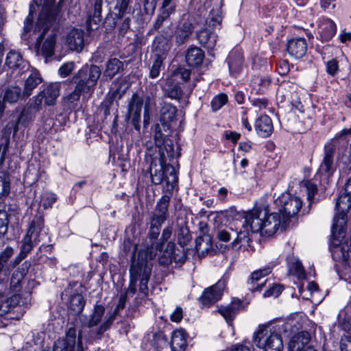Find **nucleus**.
Instances as JSON below:
<instances>
[{
	"mask_svg": "<svg viewBox=\"0 0 351 351\" xmlns=\"http://www.w3.org/2000/svg\"><path fill=\"white\" fill-rule=\"evenodd\" d=\"M44 228V219L41 215H36L32 220L25 236L34 239L37 244L40 232Z\"/></svg>",
	"mask_w": 351,
	"mask_h": 351,
	"instance_id": "nucleus-32",
	"label": "nucleus"
},
{
	"mask_svg": "<svg viewBox=\"0 0 351 351\" xmlns=\"http://www.w3.org/2000/svg\"><path fill=\"white\" fill-rule=\"evenodd\" d=\"M227 280L222 278L216 284L206 288L199 298L200 302L204 306H210L221 299L226 287Z\"/></svg>",
	"mask_w": 351,
	"mask_h": 351,
	"instance_id": "nucleus-11",
	"label": "nucleus"
},
{
	"mask_svg": "<svg viewBox=\"0 0 351 351\" xmlns=\"http://www.w3.org/2000/svg\"><path fill=\"white\" fill-rule=\"evenodd\" d=\"M263 210L255 208L247 213L245 215V225L250 228L252 232H260L263 234Z\"/></svg>",
	"mask_w": 351,
	"mask_h": 351,
	"instance_id": "nucleus-16",
	"label": "nucleus"
},
{
	"mask_svg": "<svg viewBox=\"0 0 351 351\" xmlns=\"http://www.w3.org/2000/svg\"><path fill=\"white\" fill-rule=\"evenodd\" d=\"M167 219V217L156 213H153L150 219L149 223L151 226H156L161 228L162 225Z\"/></svg>",
	"mask_w": 351,
	"mask_h": 351,
	"instance_id": "nucleus-60",
	"label": "nucleus"
},
{
	"mask_svg": "<svg viewBox=\"0 0 351 351\" xmlns=\"http://www.w3.org/2000/svg\"><path fill=\"white\" fill-rule=\"evenodd\" d=\"M286 327L287 324L280 322L261 325L254 333L253 341L264 351H282L281 333L285 331Z\"/></svg>",
	"mask_w": 351,
	"mask_h": 351,
	"instance_id": "nucleus-2",
	"label": "nucleus"
},
{
	"mask_svg": "<svg viewBox=\"0 0 351 351\" xmlns=\"http://www.w3.org/2000/svg\"><path fill=\"white\" fill-rule=\"evenodd\" d=\"M105 307L101 304H97L94 307L93 312L87 322L88 328H93L97 326L101 321L105 313Z\"/></svg>",
	"mask_w": 351,
	"mask_h": 351,
	"instance_id": "nucleus-42",
	"label": "nucleus"
},
{
	"mask_svg": "<svg viewBox=\"0 0 351 351\" xmlns=\"http://www.w3.org/2000/svg\"><path fill=\"white\" fill-rule=\"evenodd\" d=\"M197 38L204 47L208 49H213L217 43V36L210 29H204L197 34Z\"/></svg>",
	"mask_w": 351,
	"mask_h": 351,
	"instance_id": "nucleus-31",
	"label": "nucleus"
},
{
	"mask_svg": "<svg viewBox=\"0 0 351 351\" xmlns=\"http://www.w3.org/2000/svg\"><path fill=\"white\" fill-rule=\"evenodd\" d=\"M170 202V197L163 195L157 202L154 210V213L168 217V207Z\"/></svg>",
	"mask_w": 351,
	"mask_h": 351,
	"instance_id": "nucleus-45",
	"label": "nucleus"
},
{
	"mask_svg": "<svg viewBox=\"0 0 351 351\" xmlns=\"http://www.w3.org/2000/svg\"><path fill=\"white\" fill-rule=\"evenodd\" d=\"M287 221L278 213H273L267 215V210H263V227L262 236H272L280 228H284L283 225Z\"/></svg>",
	"mask_w": 351,
	"mask_h": 351,
	"instance_id": "nucleus-9",
	"label": "nucleus"
},
{
	"mask_svg": "<svg viewBox=\"0 0 351 351\" xmlns=\"http://www.w3.org/2000/svg\"><path fill=\"white\" fill-rule=\"evenodd\" d=\"M243 230H240L239 232H237L236 231H234L232 230V233L237 235L236 239L234 240L232 245H236L237 244L241 243L243 241H247V237L249 234V230L248 228L243 224Z\"/></svg>",
	"mask_w": 351,
	"mask_h": 351,
	"instance_id": "nucleus-56",
	"label": "nucleus"
},
{
	"mask_svg": "<svg viewBox=\"0 0 351 351\" xmlns=\"http://www.w3.org/2000/svg\"><path fill=\"white\" fill-rule=\"evenodd\" d=\"M221 21L222 16L219 11L212 12L208 24L213 29H220Z\"/></svg>",
	"mask_w": 351,
	"mask_h": 351,
	"instance_id": "nucleus-52",
	"label": "nucleus"
},
{
	"mask_svg": "<svg viewBox=\"0 0 351 351\" xmlns=\"http://www.w3.org/2000/svg\"><path fill=\"white\" fill-rule=\"evenodd\" d=\"M130 3V0H120L116 6V8L118 9V16L119 18H122L125 13L126 12L128 5Z\"/></svg>",
	"mask_w": 351,
	"mask_h": 351,
	"instance_id": "nucleus-63",
	"label": "nucleus"
},
{
	"mask_svg": "<svg viewBox=\"0 0 351 351\" xmlns=\"http://www.w3.org/2000/svg\"><path fill=\"white\" fill-rule=\"evenodd\" d=\"M42 81L43 79L40 73L35 69L31 70L29 76L25 81L23 95L25 97L30 96L33 90H34L42 82Z\"/></svg>",
	"mask_w": 351,
	"mask_h": 351,
	"instance_id": "nucleus-28",
	"label": "nucleus"
},
{
	"mask_svg": "<svg viewBox=\"0 0 351 351\" xmlns=\"http://www.w3.org/2000/svg\"><path fill=\"white\" fill-rule=\"evenodd\" d=\"M34 239L29 237V236H25L23 239V244L20 251V260L24 259L27 255L31 252L34 247Z\"/></svg>",
	"mask_w": 351,
	"mask_h": 351,
	"instance_id": "nucleus-48",
	"label": "nucleus"
},
{
	"mask_svg": "<svg viewBox=\"0 0 351 351\" xmlns=\"http://www.w3.org/2000/svg\"><path fill=\"white\" fill-rule=\"evenodd\" d=\"M81 95L85 97L87 93L75 85L74 90L63 97L64 105L69 109H74L77 106V103L80 100Z\"/></svg>",
	"mask_w": 351,
	"mask_h": 351,
	"instance_id": "nucleus-38",
	"label": "nucleus"
},
{
	"mask_svg": "<svg viewBox=\"0 0 351 351\" xmlns=\"http://www.w3.org/2000/svg\"><path fill=\"white\" fill-rule=\"evenodd\" d=\"M337 32L335 23L329 18H322L317 23L319 38L322 41L328 42L332 39Z\"/></svg>",
	"mask_w": 351,
	"mask_h": 351,
	"instance_id": "nucleus-19",
	"label": "nucleus"
},
{
	"mask_svg": "<svg viewBox=\"0 0 351 351\" xmlns=\"http://www.w3.org/2000/svg\"><path fill=\"white\" fill-rule=\"evenodd\" d=\"M85 300L81 294H74L69 300V310L73 315L81 313L84 308Z\"/></svg>",
	"mask_w": 351,
	"mask_h": 351,
	"instance_id": "nucleus-40",
	"label": "nucleus"
},
{
	"mask_svg": "<svg viewBox=\"0 0 351 351\" xmlns=\"http://www.w3.org/2000/svg\"><path fill=\"white\" fill-rule=\"evenodd\" d=\"M82 339L81 332L77 334L76 328L71 326L67 329L64 339L55 341L51 351H84Z\"/></svg>",
	"mask_w": 351,
	"mask_h": 351,
	"instance_id": "nucleus-5",
	"label": "nucleus"
},
{
	"mask_svg": "<svg viewBox=\"0 0 351 351\" xmlns=\"http://www.w3.org/2000/svg\"><path fill=\"white\" fill-rule=\"evenodd\" d=\"M205 57L204 51L199 47L191 45L185 53V61L189 66L200 65Z\"/></svg>",
	"mask_w": 351,
	"mask_h": 351,
	"instance_id": "nucleus-26",
	"label": "nucleus"
},
{
	"mask_svg": "<svg viewBox=\"0 0 351 351\" xmlns=\"http://www.w3.org/2000/svg\"><path fill=\"white\" fill-rule=\"evenodd\" d=\"M195 27L194 19L188 16L187 19L180 25L176 32L175 42L176 45L180 46L185 43L192 34Z\"/></svg>",
	"mask_w": 351,
	"mask_h": 351,
	"instance_id": "nucleus-17",
	"label": "nucleus"
},
{
	"mask_svg": "<svg viewBox=\"0 0 351 351\" xmlns=\"http://www.w3.org/2000/svg\"><path fill=\"white\" fill-rule=\"evenodd\" d=\"M131 268H134L137 270L138 274L136 275V282L140 280L139 291L144 293L147 294L148 287L147 282L149 280L151 268L143 262L140 263L134 261L131 264Z\"/></svg>",
	"mask_w": 351,
	"mask_h": 351,
	"instance_id": "nucleus-15",
	"label": "nucleus"
},
{
	"mask_svg": "<svg viewBox=\"0 0 351 351\" xmlns=\"http://www.w3.org/2000/svg\"><path fill=\"white\" fill-rule=\"evenodd\" d=\"M219 311L228 322H232L237 313L232 305L221 307L219 308Z\"/></svg>",
	"mask_w": 351,
	"mask_h": 351,
	"instance_id": "nucleus-53",
	"label": "nucleus"
},
{
	"mask_svg": "<svg viewBox=\"0 0 351 351\" xmlns=\"http://www.w3.org/2000/svg\"><path fill=\"white\" fill-rule=\"evenodd\" d=\"M255 128L257 133L263 137L269 136L274 130L271 119L267 115L258 118L256 121Z\"/></svg>",
	"mask_w": 351,
	"mask_h": 351,
	"instance_id": "nucleus-33",
	"label": "nucleus"
},
{
	"mask_svg": "<svg viewBox=\"0 0 351 351\" xmlns=\"http://www.w3.org/2000/svg\"><path fill=\"white\" fill-rule=\"evenodd\" d=\"M56 200L57 197L56 194L49 191H46L41 195L40 204L45 209H47L51 208Z\"/></svg>",
	"mask_w": 351,
	"mask_h": 351,
	"instance_id": "nucleus-47",
	"label": "nucleus"
},
{
	"mask_svg": "<svg viewBox=\"0 0 351 351\" xmlns=\"http://www.w3.org/2000/svg\"><path fill=\"white\" fill-rule=\"evenodd\" d=\"M176 8L177 4L175 0H162L153 28L158 30L165 22L170 21L171 16L176 13Z\"/></svg>",
	"mask_w": 351,
	"mask_h": 351,
	"instance_id": "nucleus-12",
	"label": "nucleus"
},
{
	"mask_svg": "<svg viewBox=\"0 0 351 351\" xmlns=\"http://www.w3.org/2000/svg\"><path fill=\"white\" fill-rule=\"evenodd\" d=\"M195 248L198 253L204 255L212 248L211 238L208 234L198 237L195 239Z\"/></svg>",
	"mask_w": 351,
	"mask_h": 351,
	"instance_id": "nucleus-41",
	"label": "nucleus"
},
{
	"mask_svg": "<svg viewBox=\"0 0 351 351\" xmlns=\"http://www.w3.org/2000/svg\"><path fill=\"white\" fill-rule=\"evenodd\" d=\"M114 319L115 313H110L97 328L90 330V338L91 339H100L103 334L110 328Z\"/></svg>",
	"mask_w": 351,
	"mask_h": 351,
	"instance_id": "nucleus-34",
	"label": "nucleus"
},
{
	"mask_svg": "<svg viewBox=\"0 0 351 351\" xmlns=\"http://www.w3.org/2000/svg\"><path fill=\"white\" fill-rule=\"evenodd\" d=\"M150 176L152 182L154 184H160L165 181L167 191H172L178 182L175 168L172 165L165 164L163 156H161L159 165L152 162Z\"/></svg>",
	"mask_w": 351,
	"mask_h": 351,
	"instance_id": "nucleus-4",
	"label": "nucleus"
},
{
	"mask_svg": "<svg viewBox=\"0 0 351 351\" xmlns=\"http://www.w3.org/2000/svg\"><path fill=\"white\" fill-rule=\"evenodd\" d=\"M0 175V199L9 195L10 192V178L9 173L2 171Z\"/></svg>",
	"mask_w": 351,
	"mask_h": 351,
	"instance_id": "nucleus-44",
	"label": "nucleus"
},
{
	"mask_svg": "<svg viewBox=\"0 0 351 351\" xmlns=\"http://www.w3.org/2000/svg\"><path fill=\"white\" fill-rule=\"evenodd\" d=\"M243 56L237 49L232 50L228 55L227 62L229 66L230 73L236 77L243 69Z\"/></svg>",
	"mask_w": 351,
	"mask_h": 351,
	"instance_id": "nucleus-24",
	"label": "nucleus"
},
{
	"mask_svg": "<svg viewBox=\"0 0 351 351\" xmlns=\"http://www.w3.org/2000/svg\"><path fill=\"white\" fill-rule=\"evenodd\" d=\"M167 95L172 99L179 100L182 95V88L180 84H174L167 90Z\"/></svg>",
	"mask_w": 351,
	"mask_h": 351,
	"instance_id": "nucleus-54",
	"label": "nucleus"
},
{
	"mask_svg": "<svg viewBox=\"0 0 351 351\" xmlns=\"http://www.w3.org/2000/svg\"><path fill=\"white\" fill-rule=\"evenodd\" d=\"M276 202L281 206L279 209L280 214L287 221L295 215L302 206V202L299 197L291 195L289 193L282 194L276 199Z\"/></svg>",
	"mask_w": 351,
	"mask_h": 351,
	"instance_id": "nucleus-8",
	"label": "nucleus"
},
{
	"mask_svg": "<svg viewBox=\"0 0 351 351\" xmlns=\"http://www.w3.org/2000/svg\"><path fill=\"white\" fill-rule=\"evenodd\" d=\"M270 84V80L267 77L261 76H254L251 80V85L253 89L257 92L262 93Z\"/></svg>",
	"mask_w": 351,
	"mask_h": 351,
	"instance_id": "nucleus-46",
	"label": "nucleus"
},
{
	"mask_svg": "<svg viewBox=\"0 0 351 351\" xmlns=\"http://www.w3.org/2000/svg\"><path fill=\"white\" fill-rule=\"evenodd\" d=\"M21 296L14 294L11 297L0 302V316H4L12 313L20 303Z\"/></svg>",
	"mask_w": 351,
	"mask_h": 351,
	"instance_id": "nucleus-35",
	"label": "nucleus"
},
{
	"mask_svg": "<svg viewBox=\"0 0 351 351\" xmlns=\"http://www.w3.org/2000/svg\"><path fill=\"white\" fill-rule=\"evenodd\" d=\"M102 0H95L94 3V12L89 18V23L97 24L101 18Z\"/></svg>",
	"mask_w": 351,
	"mask_h": 351,
	"instance_id": "nucleus-50",
	"label": "nucleus"
},
{
	"mask_svg": "<svg viewBox=\"0 0 351 351\" xmlns=\"http://www.w3.org/2000/svg\"><path fill=\"white\" fill-rule=\"evenodd\" d=\"M164 260L160 258V262L165 265H167L173 261L175 263H183L186 258L184 250L183 248H176L173 242H169L167 243V250L164 252Z\"/></svg>",
	"mask_w": 351,
	"mask_h": 351,
	"instance_id": "nucleus-18",
	"label": "nucleus"
},
{
	"mask_svg": "<svg viewBox=\"0 0 351 351\" xmlns=\"http://www.w3.org/2000/svg\"><path fill=\"white\" fill-rule=\"evenodd\" d=\"M177 108L172 104L163 102L160 109V121L164 127L169 128V124L176 119Z\"/></svg>",
	"mask_w": 351,
	"mask_h": 351,
	"instance_id": "nucleus-30",
	"label": "nucleus"
},
{
	"mask_svg": "<svg viewBox=\"0 0 351 351\" xmlns=\"http://www.w3.org/2000/svg\"><path fill=\"white\" fill-rule=\"evenodd\" d=\"M351 208V197L349 195L341 194L337 198L335 203L337 213L334 217L332 226V232L343 230L346 224V213Z\"/></svg>",
	"mask_w": 351,
	"mask_h": 351,
	"instance_id": "nucleus-6",
	"label": "nucleus"
},
{
	"mask_svg": "<svg viewBox=\"0 0 351 351\" xmlns=\"http://www.w3.org/2000/svg\"><path fill=\"white\" fill-rule=\"evenodd\" d=\"M23 97H25L23 95V92L21 93V88L18 86H12L5 90L3 101L1 99L0 100L3 102V106L5 107L4 101L13 104Z\"/></svg>",
	"mask_w": 351,
	"mask_h": 351,
	"instance_id": "nucleus-36",
	"label": "nucleus"
},
{
	"mask_svg": "<svg viewBox=\"0 0 351 351\" xmlns=\"http://www.w3.org/2000/svg\"><path fill=\"white\" fill-rule=\"evenodd\" d=\"M75 69V63L73 62H68L63 64L58 70V73L62 77L69 76Z\"/></svg>",
	"mask_w": 351,
	"mask_h": 351,
	"instance_id": "nucleus-58",
	"label": "nucleus"
},
{
	"mask_svg": "<svg viewBox=\"0 0 351 351\" xmlns=\"http://www.w3.org/2000/svg\"><path fill=\"white\" fill-rule=\"evenodd\" d=\"M55 1L56 0H34V3L41 9L33 31V35L38 36L36 37L38 52L45 58L53 55L56 36L54 34H51L42 45L40 42L49 27L58 24L62 19L61 9L60 6L55 5Z\"/></svg>",
	"mask_w": 351,
	"mask_h": 351,
	"instance_id": "nucleus-1",
	"label": "nucleus"
},
{
	"mask_svg": "<svg viewBox=\"0 0 351 351\" xmlns=\"http://www.w3.org/2000/svg\"><path fill=\"white\" fill-rule=\"evenodd\" d=\"M351 252L347 244L335 246L332 249V255L338 261H348L350 259Z\"/></svg>",
	"mask_w": 351,
	"mask_h": 351,
	"instance_id": "nucleus-43",
	"label": "nucleus"
},
{
	"mask_svg": "<svg viewBox=\"0 0 351 351\" xmlns=\"http://www.w3.org/2000/svg\"><path fill=\"white\" fill-rule=\"evenodd\" d=\"M101 74V70L97 65L85 64L73 75L72 80L88 96H91L96 88Z\"/></svg>",
	"mask_w": 351,
	"mask_h": 351,
	"instance_id": "nucleus-3",
	"label": "nucleus"
},
{
	"mask_svg": "<svg viewBox=\"0 0 351 351\" xmlns=\"http://www.w3.org/2000/svg\"><path fill=\"white\" fill-rule=\"evenodd\" d=\"M8 214L5 210H0V238L3 237L8 229Z\"/></svg>",
	"mask_w": 351,
	"mask_h": 351,
	"instance_id": "nucleus-51",
	"label": "nucleus"
},
{
	"mask_svg": "<svg viewBox=\"0 0 351 351\" xmlns=\"http://www.w3.org/2000/svg\"><path fill=\"white\" fill-rule=\"evenodd\" d=\"M326 66L327 73L332 76L335 75L339 71V62L335 58L326 62Z\"/></svg>",
	"mask_w": 351,
	"mask_h": 351,
	"instance_id": "nucleus-59",
	"label": "nucleus"
},
{
	"mask_svg": "<svg viewBox=\"0 0 351 351\" xmlns=\"http://www.w3.org/2000/svg\"><path fill=\"white\" fill-rule=\"evenodd\" d=\"M123 62L117 58H111L107 62L103 77L111 80L123 68Z\"/></svg>",
	"mask_w": 351,
	"mask_h": 351,
	"instance_id": "nucleus-37",
	"label": "nucleus"
},
{
	"mask_svg": "<svg viewBox=\"0 0 351 351\" xmlns=\"http://www.w3.org/2000/svg\"><path fill=\"white\" fill-rule=\"evenodd\" d=\"M66 43L71 50L80 52L84 46V32L81 29H71L66 37Z\"/></svg>",
	"mask_w": 351,
	"mask_h": 351,
	"instance_id": "nucleus-22",
	"label": "nucleus"
},
{
	"mask_svg": "<svg viewBox=\"0 0 351 351\" xmlns=\"http://www.w3.org/2000/svg\"><path fill=\"white\" fill-rule=\"evenodd\" d=\"M228 101V96L225 93H220L213 97L211 101L213 111L216 112L223 106Z\"/></svg>",
	"mask_w": 351,
	"mask_h": 351,
	"instance_id": "nucleus-49",
	"label": "nucleus"
},
{
	"mask_svg": "<svg viewBox=\"0 0 351 351\" xmlns=\"http://www.w3.org/2000/svg\"><path fill=\"white\" fill-rule=\"evenodd\" d=\"M278 264H279V261L277 260L274 263H270L267 267L254 271L251 274L250 278L247 282V283L250 285V289L253 291H254L255 290L261 291L262 287L263 286V283H260L257 285L256 287H255L254 283L259 281L262 278L270 274L271 272L273 267L277 265Z\"/></svg>",
	"mask_w": 351,
	"mask_h": 351,
	"instance_id": "nucleus-25",
	"label": "nucleus"
},
{
	"mask_svg": "<svg viewBox=\"0 0 351 351\" xmlns=\"http://www.w3.org/2000/svg\"><path fill=\"white\" fill-rule=\"evenodd\" d=\"M170 345L172 351H185L187 346L186 332L183 329L174 330Z\"/></svg>",
	"mask_w": 351,
	"mask_h": 351,
	"instance_id": "nucleus-29",
	"label": "nucleus"
},
{
	"mask_svg": "<svg viewBox=\"0 0 351 351\" xmlns=\"http://www.w3.org/2000/svg\"><path fill=\"white\" fill-rule=\"evenodd\" d=\"M60 83L54 82L49 84L37 95L35 101L36 105H40L43 99L46 105H53L60 95Z\"/></svg>",
	"mask_w": 351,
	"mask_h": 351,
	"instance_id": "nucleus-14",
	"label": "nucleus"
},
{
	"mask_svg": "<svg viewBox=\"0 0 351 351\" xmlns=\"http://www.w3.org/2000/svg\"><path fill=\"white\" fill-rule=\"evenodd\" d=\"M305 187H306V191H307V198L309 201H311L315 193H317V186L316 184H315L314 183L310 182V181H307L305 184H304Z\"/></svg>",
	"mask_w": 351,
	"mask_h": 351,
	"instance_id": "nucleus-64",
	"label": "nucleus"
},
{
	"mask_svg": "<svg viewBox=\"0 0 351 351\" xmlns=\"http://www.w3.org/2000/svg\"><path fill=\"white\" fill-rule=\"evenodd\" d=\"M5 64L10 69L18 70L19 73H24L29 68V63L23 58L21 53L14 49L8 53L5 58Z\"/></svg>",
	"mask_w": 351,
	"mask_h": 351,
	"instance_id": "nucleus-20",
	"label": "nucleus"
},
{
	"mask_svg": "<svg viewBox=\"0 0 351 351\" xmlns=\"http://www.w3.org/2000/svg\"><path fill=\"white\" fill-rule=\"evenodd\" d=\"M287 50L295 58H302L307 51L306 40L304 38H293L288 40Z\"/></svg>",
	"mask_w": 351,
	"mask_h": 351,
	"instance_id": "nucleus-23",
	"label": "nucleus"
},
{
	"mask_svg": "<svg viewBox=\"0 0 351 351\" xmlns=\"http://www.w3.org/2000/svg\"><path fill=\"white\" fill-rule=\"evenodd\" d=\"M282 291V287L278 284H274L263 293V297H277Z\"/></svg>",
	"mask_w": 351,
	"mask_h": 351,
	"instance_id": "nucleus-61",
	"label": "nucleus"
},
{
	"mask_svg": "<svg viewBox=\"0 0 351 351\" xmlns=\"http://www.w3.org/2000/svg\"><path fill=\"white\" fill-rule=\"evenodd\" d=\"M311 339V335L306 331L298 332L291 337L289 342L290 351H302Z\"/></svg>",
	"mask_w": 351,
	"mask_h": 351,
	"instance_id": "nucleus-27",
	"label": "nucleus"
},
{
	"mask_svg": "<svg viewBox=\"0 0 351 351\" xmlns=\"http://www.w3.org/2000/svg\"><path fill=\"white\" fill-rule=\"evenodd\" d=\"M173 230V225H168L164 228L160 239L147 247L146 254L150 259H154L158 252H162L164 244L171 237Z\"/></svg>",
	"mask_w": 351,
	"mask_h": 351,
	"instance_id": "nucleus-21",
	"label": "nucleus"
},
{
	"mask_svg": "<svg viewBox=\"0 0 351 351\" xmlns=\"http://www.w3.org/2000/svg\"><path fill=\"white\" fill-rule=\"evenodd\" d=\"M143 105V98L136 93L132 95L128 104L126 119L130 121L134 129L138 132L141 130V114Z\"/></svg>",
	"mask_w": 351,
	"mask_h": 351,
	"instance_id": "nucleus-10",
	"label": "nucleus"
},
{
	"mask_svg": "<svg viewBox=\"0 0 351 351\" xmlns=\"http://www.w3.org/2000/svg\"><path fill=\"white\" fill-rule=\"evenodd\" d=\"M177 237L178 243L183 247L191 240V235L189 229L185 222L178 223L175 233Z\"/></svg>",
	"mask_w": 351,
	"mask_h": 351,
	"instance_id": "nucleus-39",
	"label": "nucleus"
},
{
	"mask_svg": "<svg viewBox=\"0 0 351 351\" xmlns=\"http://www.w3.org/2000/svg\"><path fill=\"white\" fill-rule=\"evenodd\" d=\"M154 47L155 50L154 60L149 71V77L152 78H156L159 75L160 69L163 66L165 56L170 49L168 40L160 36L155 39Z\"/></svg>",
	"mask_w": 351,
	"mask_h": 351,
	"instance_id": "nucleus-7",
	"label": "nucleus"
},
{
	"mask_svg": "<svg viewBox=\"0 0 351 351\" xmlns=\"http://www.w3.org/2000/svg\"><path fill=\"white\" fill-rule=\"evenodd\" d=\"M130 285L125 293H127V295L128 294L134 295L136 291V275L138 274V273H137V270L136 269L131 268V267L130 269Z\"/></svg>",
	"mask_w": 351,
	"mask_h": 351,
	"instance_id": "nucleus-55",
	"label": "nucleus"
},
{
	"mask_svg": "<svg viewBox=\"0 0 351 351\" xmlns=\"http://www.w3.org/2000/svg\"><path fill=\"white\" fill-rule=\"evenodd\" d=\"M319 3L325 12L331 13L335 8L336 0H320Z\"/></svg>",
	"mask_w": 351,
	"mask_h": 351,
	"instance_id": "nucleus-62",
	"label": "nucleus"
},
{
	"mask_svg": "<svg viewBox=\"0 0 351 351\" xmlns=\"http://www.w3.org/2000/svg\"><path fill=\"white\" fill-rule=\"evenodd\" d=\"M336 148V140L331 141L325 145L323 160L319 168V171L321 173L330 176L335 171L336 167L334 162V156Z\"/></svg>",
	"mask_w": 351,
	"mask_h": 351,
	"instance_id": "nucleus-13",
	"label": "nucleus"
},
{
	"mask_svg": "<svg viewBox=\"0 0 351 351\" xmlns=\"http://www.w3.org/2000/svg\"><path fill=\"white\" fill-rule=\"evenodd\" d=\"M154 138L157 147H161L165 145V137L161 132V128L159 124H156L155 125Z\"/></svg>",
	"mask_w": 351,
	"mask_h": 351,
	"instance_id": "nucleus-57",
	"label": "nucleus"
}]
</instances>
